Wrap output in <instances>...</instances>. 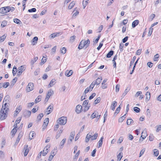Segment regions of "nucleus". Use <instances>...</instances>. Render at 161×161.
<instances>
[{
	"label": "nucleus",
	"instance_id": "47",
	"mask_svg": "<svg viewBox=\"0 0 161 161\" xmlns=\"http://www.w3.org/2000/svg\"><path fill=\"white\" fill-rule=\"evenodd\" d=\"M80 150L78 151L77 152L76 154L75 155V156H74L73 159H77L78 156H79L80 153Z\"/></svg>",
	"mask_w": 161,
	"mask_h": 161
},
{
	"label": "nucleus",
	"instance_id": "60",
	"mask_svg": "<svg viewBox=\"0 0 161 161\" xmlns=\"http://www.w3.org/2000/svg\"><path fill=\"white\" fill-rule=\"evenodd\" d=\"M120 109V106H119V107H117V108H116L115 112L114 113V114H115L116 113L117 114H118L119 112Z\"/></svg>",
	"mask_w": 161,
	"mask_h": 161
},
{
	"label": "nucleus",
	"instance_id": "37",
	"mask_svg": "<svg viewBox=\"0 0 161 161\" xmlns=\"http://www.w3.org/2000/svg\"><path fill=\"white\" fill-rule=\"evenodd\" d=\"M41 96H39L35 99V102L36 103H38L41 101Z\"/></svg>",
	"mask_w": 161,
	"mask_h": 161
},
{
	"label": "nucleus",
	"instance_id": "51",
	"mask_svg": "<svg viewBox=\"0 0 161 161\" xmlns=\"http://www.w3.org/2000/svg\"><path fill=\"white\" fill-rule=\"evenodd\" d=\"M154 153L156 157L159 154L158 151L157 149H155L154 150Z\"/></svg>",
	"mask_w": 161,
	"mask_h": 161
},
{
	"label": "nucleus",
	"instance_id": "2",
	"mask_svg": "<svg viewBox=\"0 0 161 161\" xmlns=\"http://www.w3.org/2000/svg\"><path fill=\"white\" fill-rule=\"evenodd\" d=\"M67 118L64 116H62L59 118L57 120V122L60 125H64L67 122Z\"/></svg>",
	"mask_w": 161,
	"mask_h": 161
},
{
	"label": "nucleus",
	"instance_id": "22",
	"mask_svg": "<svg viewBox=\"0 0 161 161\" xmlns=\"http://www.w3.org/2000/svg\"><path fill=\"white\" fill-rule=\"evenodd\" d=\"M75 135V132H72L71 133L70 136L69 138V140H70V142H72V140L74 139V136Z\"/></svg>",
	"mask_w": 161,
	"mask_h": 161
},
{
	"label": "nucleus",
	"instance_id": "34",
	"mask_svg": "<svg viewBox=\"0 0 161 161\" xmlns=\"http://www.w3.org/2000/svg\"><path fill=\"white\" fill-rule=\"evenodd\" d=\"M35 133H34L33 132H31L29 136V139L31 140L33 138L34 136H35Z\"/></svg>",
	"mask_w": 161,
	"mask_h": 161
},
{
	"label": "nucleus",
	"instance_id": "4",
	"mask_svg": "<svg viewBox=\"0 0 161 161\" xmlns=\"http://www.w3.org/2000/svg\"><path fill=\"white\" fill-rule=\"evenodd\" d=\"M34 84L33 83L30 82L28 84L26 87V90L27 92H29L32 90L34 89Z\"/></svg>",
	"mask_w": 161,
	"mask_h": 161
},
{
	"label": "nucleus",
	"instance_id": "35",
	"mask_svg": "<svg viewBox=\"0 0 161 161\" xmlns=\"http://www.w3.org/2000/svg\"><path fill=\"white\" fill-rule=\"evenodd\" d=\"M43 113H41L39 114L37 117V120L39 121H40L42 118L43 117Z\"/></svg>",
	"mask_w": 161,
	"mask_h": 161
},
{
	"label": "nucleus",
	"instance_id": "24",
	"mask_svg": "<svg viewBox=\"0 0 161 161\" xmlns=\"http://www.w3.org/2000/svg\"><path fill=\"white\" fill-rule=\"evenodd\" d=\"M114 52L113 50L110 51L106 55V57L108 58H110L113 54Z\"/></svg>",
	"mask_w": 161,
	"mask_h": 161
},
{
	"label": "nucleus",
	"instance_id": "55",
	"mask_svg": "<svg viewBox=\"0 0 161 161\" xmlns=\"http://www.w3.org/2000/svg\"><path fill=\"white\" fill-rule=\"evenodd\" d=\"M153 29L151 28H150L148 33V36H150L152 34Z\"/></svg>",
	"mask_w": 161,
	"mask_h": 161
},
{
	"label": "nucleus",
	"instance_id": "62",
	"mask_svg": "<svg viewBox=\"0 0 161 161\" xmlns=\"http://www.w3.org/2000/svg\"><path fill=\"white\" fill-rule=\"evenodd\" d=\"M96 94L95 93H93L91 95L89 98V100L92 99L96 95Z\"/></svg>",
	"mask_w": 161,
	"mask_h": 161
},
{
	"label": "nucleus",
	"instance_id": "21",
	"mask_svg": "<svg viewBox=\"0 0 161 161\" xmlns=\"http://www.w3.org/2000/svg\"><path fill=\"white\" fill-rule=\"evenodd\" d=\"M146 99L148 101L149 100L150 98V93L149 92H147L145 94Z\"/></svg>",
	"mask_w": 161,
	"mask_h": 161
},
{
	"label": "nucleus",
	"instance_id": "40",
	"mask_svg": "<svg viewBox=\"0 0 161 161\" xmlns=\"http://www.w3.org/2000/svg\"><path fill=\"white\" fill-rule=\"evenodd\" d=\"M66 50L65 47H63L61 49H60L61 53L64 54L66 53Z\"/></svg>",
	"mask_w": 161,
	"mask_h": 161
},
{
	"label": "nucleus",
	"instance_id": "8",
	"mask_svg": "<svg viewBox=\"0 0 161 161\" xmlns=\"http://www.w3.org/2000/svg\"><path fill=\"white\" fill-rule=\"evenodd\" d=\"M82 109V107L81 105H77L75 108V112L77 114H79L81 112V111Z\"/></svg>",
	"mask_w": 161,
	"mask_h": 161
},
{
	"label": "nucleus",
	"instance_id": "26",
	"mask_svg": "<svg viewBox=\"0 0 161 161\" xmlns=\"http://www.w3.org/2000/svg\"><path fill=\"white\" fill-rule=\"evenodd\" d=\"M98 136V134L97 133H95L93 136H92L91 140H93L96 139L97 138Z\"/></svg>",
	"mask_w": 161,
	"mask_h": 161
},
{
	"label": "nucleus",
	"instance_id": "15",
	"mask_svg": "<svg viewBox=\"0 0 161 161\" xmlns=\"http://www.w3.org/2000/svg\"><path fill=\"white\" fill-rule=\"evenodd\" d=\"M89 3V0H83L82 2L83 8L84 9L87 4Z\"/></svg>",
	"mask_w": 161,
	"mask_h": 161
},
{
	"label": "nucleus",
	"instance_id": "46",
	"mask_svg": "<svg viewBox=\"0 0 161 161\" xmlns=\"http://www.w3.org/2000/svg\"><path fill=\"white\" fill-rule=\"evenodd\" d=\"M101 100V98L100 97L97 98L96 100L94 101V103L95 104H96L97 103H99Z\"/></svg>",
	"mask_w": 161,
	"mask_h": 161
},
{
	"label": "nucleus",
	"instance_id": "42",
	"mask_svg": "<svg viewBox=\"0 0 161 161\" xmlns=\"http://www.w3.org/2000/svg\"><path fill=\"white\" fill-rule=\"evenodd\" d=\"M17 130L15 128H14L13 129L11 132L12 136H14L15 135Z\"/></svg>",
	"mask_w": 161,
	"mask_h": 161
},
{
	"label": "nucleus",
	"instance_id": "38",
	"mask_svg": "<svg viewBox=\"0 0 161 161\" xmlns=\"http://www.w3.org/2000/svg\"><path fill=\"white\" fill-rule=\"evenodd\" d=\"M6 37V35L5 34H4L3 36H0V42H3Z\"/></svg>",
	"mask_w": 161,
	"mask_h": 161
},
{
	"label": "nucleus",
	"instance_id": "16",
	"mask_svg": "<svg viewBox=\"0 0 161 161\" xmlns=\"http://www.w3.org/2000/svg\"><path fill=\"white\" fill-rule=\"evenodd\" d=\"M73 73V72L72 70H70L69 71L67 70L66 71L65 74L66 76L69 77L71 76Z\"/></svg>",
	"mask_w": 161,
	"mask_h": 161
},
{
	"label": "nucleus",
	"instance_id": "59",
	"mask_svg": "<svg viewBox=\"0 0 161 161\" xmlns=\"http://www.w3.org/2000/svg\"><path fill=\"white\" fill-rule=\"evenodd\" d=\"M36 11V9L35 8H33L28 10V11L29 12H35Z\"/></svg>",
	"mask_w": 161,
	"mask_h": 161
},
{
	"label": "nucleus",
	"instance_id": "27",
	"mask_svg": "<svg viewBox=\"0 0 161 161\" xmlns=\"http://www.w3.org/2000/svg\"><path fill=\"white\" fill-rule=\"evenodd\" d=\"M59 34V33H53L50 35L49 36V37L50 38H53L58 36Z\"/></svg>",
	"mask_w": 161,
	"mask_h": 161
},
{
	"label": "nucleus",
	"instance_id": "23",
	"mask_svg": "<svg viewBox=\"0 0 161 161\" xmlns=\"http://www.w3.org/2000/svg\"><path fill=\"white\" fill-rule=\"evenodd\" d=\"M20 108H21L20 106H19V107L17 108V109L15 111V112L14 114V116H17V114H19V111L20 110Z\"/></svg>",
	"mask_w": 161,
	"mask_h": 161
},
{
	"label": "nucleus",
	"instance_id": "20",
	"mask_svg": "<svg viewBox=\"0 0 161 161\" xmlns=\"http://www.w3.org/2000/svg\"><path fill=\"white\" fill-rule=\"evenodd\" d=\"M104 138L103 136H102L100 140L98 142V148H99L101 147L102 145L103 144V139Z\"/></svg>",
	"mask_w": 161,
	"mask_h": 161
},
{
	"label": "nucleus",
	"instance_id": "39",
	"mask_svg": "<svg viewBox=\"0 0 161 161\" xmlns=\"http://www.w3.org/2000/svg\"><path fill=\"white\" fill-rule=\"evenodd\" d=\"M125 115V114H124L123 116L120 117L119 119V122H122L125 119V117L124 116Z\"/></svg>",
	"mask_w": 161,
	"mask_h": 161
},
{
	"label": "nucleus",
	"instance_id": "43",
	"mask_svg": "<svg viewBox=\"0 0 161 161\" xmlns=\"http://www.w3.org/2000/svg\"><path fill=\"white\" fill-rule=\"evenodd\" d=\"M53 91H48L47 95L48 96H49L50 97L53 95Z\"/></svg>",
	"mask_w": 161,
	"mask_h": 161
},
{
	"label": "nucleus",
	"instance_id": "9",
	"mask_svg": "<svg viewBox=\"0 0 161 161\" xmlns=\"http://www.w3.org/2000/svg\"><path fill=\"white\" fill-rule=\"evenodd\" d=\"M82 41H83L84 46L86 48L87 47L89 46L90 42L89 39H88L87 40H82Z\"/></svg>",
	"mask_w": 161,
	"mask_h": 161
},
{
	"label": "nucleus",
	"instance_id": "12",
	"mask_svg": "<svg viewBox=\"0 0 161 161\" xmlns=\"http://www.w3.org/2000/svg\"><path fill=\"white\" fill-rule=\"evenodd\" d=\"M102 80V78L98 77L95 81H93L92 82L93 83H94V84L95 85H97L99 84L101 82Z\"/></svg>",
	"mask_w": 161,
	"mask_h": 161
},
{
	"label": "nucleus",
	"instance_id": "25",
	"mask_svg": "<svg viewBox=\"0 0 161 161\" xmlns=\"http://www.w3.org/2000/svg\"><path fill=\"white\" fill-rule=\"evenodd\" d=\"M13 21H14V22L15 23L17 24H22V22L19 19H17V18L14 19H13Z\"/></svg>",
	"mask_w": 161,
	"mask_h": 161
},
{
	"label": "nucleus",
	"instance_id": "48",
	"mask_svg": "<svg viewBox=\"0 0 161 161\" xmlns=\"http://www.w3.org/2000/svg\"><path fill=\"white\" fill-rule=\"evenodd\" d=\"M132 122H133V120L132 119H128L126 122L127 124L128 125H130Z\"/></svg>",
	"mask_w": 161,
	"mask_h": 161
},
{
	"label": "nucleus",
	"instance_id": "14",
	"mask_svg": "<svg viewBox=\"0 0 161 161\" xmlns=\"http://www.w3.org/2000/svg\"><path fill=\"white\" fill-rule=\"evenodd\" d=\"M55 81L56 80L55 79H52L48 85V87H50L54 85L56 83Z\"/></svg>",
	"mask_w": 161,
	"mask_h": 161
},
{
	"label": "nucleus",
	"instance_id": "33",
	"mask_svg": "<svg viewBox=\"0 0 161 161\" xmlns=\"http://www.w3.org/2000/svg\"><path fill=\"white\" fill-rule=\"evenodd\" d=\"M130 89H128V88L126 89L125 91L123 93L122 95L121 96V97L123 98L127 94V93H128V92L129 91Z\"/></svg>",
	"mask_w": 161,
	"mask_h": 161
},
{
	"label": "nucleus",
	"instance_id": "1",
	"mask_svg": "<svg viewBox=\"0 0 161 161\" xmlns=\"http://www.w3.org/2000/svg\"><path fill=\"white\" fill-rule=\"evenodd\" d=\"M8 111L1 109L0 112V119L3 120L6 119L7 116Z\"/></svg>",
	"mask_w": 161,
	"mask_h": 161
},
{
	"label": "nucleus",
	"instance_id": "17",
	"mask_svg": "<svg viewBox=\"0 0 161 161\" xmlns=\"http://www.w3.org/2000/svg\"><path fill=\"white\" fill-rule=\"evenodd\" d=\"M139 23V21L138 20H136L134 21L132 23V26L133 28L135 27Z\"/></svg>",
	"mask_w": 161,
	"mask_h": 161
},
{
	"label": "nucleus",
	"instance_id": "13",
	"mask_svg": "<svg viewBox=\"0 0 161 161\" xmlns=\"http://www.w3.org/2000/svg\"><path fill=\"white\" fill-rule=\"evenodd\" d=\"M1 109L5 110L6 111H8L9 109L8 108L7 103H5L4 105H3Z\"/></svg>",
	"mask_w": 161,
	"mask_h": 161
},
{
	"label": "nucleus",
	"instance_id": "19",
	"mask_svg": "<svg viewBox=\"0 0 161 161\" xmlns=\"http://www.w3.org/2000/svg\"><path fill=\"white\" fill-rule=\"evenodd\" d=\"M147 136V135L145 133V132H144V131H143L142 133V135L141 137V138L140 139V140H141V138H142V141Z\"/></svg>",
	"mask_w": 161,
	"mask_h": 161
},
{
	"label": "nucleus",
	"instance_id": "49",
	"mask_svg": "<svg viewBox=\"0 0 161 161\" xmlns=\"http://www.w3.org/2000/svg\"><path fill=\"white\" fill-rule=\"evenodd\" d=\"M38 58L37 57H36L34 58L31 61V64H33L38 59Z\"/></svg>",
	"mask_w": 161,
	"mask_h": 161
},
{
	"label": "nucleus",
	"instance_id": "30",
	"mask_svg": "<svg viewBox=\"0 0 161 161\" xmlns=\"http://www.w3.org/2000/svg\"><path fill=\"white\" fill-rule=\"evenodd\" d=\"M47 150V147H46L44 148V150H43V153H42L43 156H45L47 154V153L48 152Z\"/></svg>",
	"mask_w": 161,
	"mask_h": 161
},
{
	"label": "nucleus",
	"instance_id": "11",
	"mask_svg": "<svg viewBox=\"0 0 161 161\" xmlns=\"http://www.w3.org/2000/svg\"><path fill=\"white\" fill-rule=\"evenodd\" d=\"M117 102L116 101H114L112 103L110 108L112 110H114L115 107L117 106Z\"/></svg>",
	"mask_w": 161,
	"mask_h": 161
},
{
	"label": "nucleus",
	"instance_id": "7",
	"mask_svg": "<svg viewBox=\"0 0 161 161\" xmlns=\"http://www.w3.org/2000/svg\"><path fill=\"white\" fill-rule=\"evenodd\" d=\"M31 114V111L29 110H25L23 114L25 118H28L30 116Z\"/></svg>",
	"mask_w": 161,
	"mask_h": 161
},
{
	"label": "nucleus",
	"instance_id": "58",
	"mask_svg": "<svg viewBox=\"0 0 161 161\" xmlns=\"http://www.w3.org/2000/svg\"><path fill=\"white\" fill-rule=\"evenodd\" d=\"M79 14V12L77 10H76V11L75 13H74L73 15H72V17L73 18L74 17H75L78 15Z\"/></svg>",
	"mask_w": 161,
	"mask_h": 161
},
{
	"label": "nucleus",
	"instance_id": "54",
	"mask_svg": "<svg viewBox=\"0 0 161 161\" xmlns=\"http://www.w3.org/2000/svg\"><path fill=\"white\" fill-rule=\"evenodd\" d=\"M44 59L43 58L42 59L41 62L40 63V64L41 65H42L44 63H45L46 61V58H44Z\"/></svg>",
	"mask_w": 161,
	"mask_h": 161
},
{
	"label": "nucleus",
	"instance_id": "3",
	"mask_svg": "<svg viewBox=\"0 0 161 161\" xmlns=\"http://www.w3.org/2000/svg\"><path fill=\"white\" fill-rule=\"evenodd\" d=\"M25 68L24 65H22L18 68V70L17 72V75L19 76L21 75L22 73L25 70Z\"/></svg>",
	"mask_w": 161,
	"mask_h": 161
},
{
	"label": "nucleus",
	"instance_id": "50",
	"mask_svg": "<svg viewBox=\"0 0 161 161\" xmlns=\"http://www.w3.org/2000/svg\"><path fill=\"white\" fill-rule=\"evenodd\" d=\"M9 85V83L8 82H5L3 84V87L4 88H6Z\"/></svg>",
	"mask_w": 161,
	"mask_h": 161
},
{
	"label": "nucleus",
	"instance_id": "36",
	"mask_svg": "<svg viewBox=\"0 0 161 161\" xmlns=\"http://www.w3.org/2000/svg\"><path fill=\"white\" fill-rule=\"evenodd\" d=\"M75 3L74 2H71L69 4L68 6V9H71L75 5Z\"/></svg>",
	"mask_w": 161,
	"mask_h": 161
},
{
	"label": "nucleus",
	"instance_id": "56",
	"mask_svg": "<svg viewBox=\"0 0 161 161\" xmlns=\"http://www.w3.org/2000/svg\"><path fill=\"white\" fill-rule=\"evenodd\" d=\"M89 101L88 100H85L83 103V105H84V106H86V105H89V104H88Z\"/></svg>",
	"mask_w": 161,
	"mask_h": 161
},
{
	"label": "nucleus",
	"instance_id": "41",
	"mask_svg": "<svg viewBox=\"0 0 161 161\" xmlns=\"http://www.w3.org/2000/svg\"><path fill=\"white\" fill-rule=\"evenodd\" d=\"M7 21L6 20H4L3 21L1 24V26L3 27H4L6 26L7 25Z\"/></svg>",
	"mask_w": 161,
	"mask_h": 161
},
{
	"label": "nucleus",
	"instance_id": "57",
	"mask_svg": "<svg viewBox=\"0 0 161 161\" xmlns=\"http://www.w3.org/2000/svg\"><path fill=\"white\" fill-rule=\"evenodd\" d=\"M49 119L48 118H46L44 119V122L43 124H46V125H47L48 123H49Z\"/></svg>",
	"mask_w": 161,
	"mask_h": 161
},
{
	"label": "nucleus",
	"instance_id": "32",
	"mask_svg": "<svg viewBox=\"0 0 161 161\" xmlns=\"http://www.w3.org/2000/svg\"><path fill=\"white\" fill-rule=\"evenodd\" d=\"M66 141V139L64 138L62 140V141L60 143V145L61 147L62 148L64 146V144L65 143Z\"/></svg>",
	"mask_w": 161,
	"mask_h": 161
},
{
	"label": "nucleus",
	"instance_id": "53",
	"mask_svg": "<svg viewBox=\"0 0 161 161\" xmlns=\"http://www.w3.org/2000/svg\"><path fill=\"white\" fill-rule=\"evenodd\" d=\"M134 110L135 112L138 113L140 111V109L137 107H135L134 108Z\"/></svg>",
	"mask_w": 161,
	"mask_h": 161
},
{
	"label": "nucleus",
	"instance_id": "64",
	"mask_svg": "<svg viewBox=\"0 0 161 161\" xmlns=\"http://www.w3.org/2000/svg\"><path fill=\"white\" fill-rule=\"evenodd\" d=\"M160 130H161V125L158 126L156 131L157 132H158Z\"/></svg>",
	"mask_w": 161,
	"mask_h": 161
},
{
	"label": "nucleus",
	"instance_id": "28",
	"mask_svg": "<svg viewBox=\"0 0 161 161\" xmlns=\"http://www.w3.org/2000/svg\"><path fill=\"white\" fill-rule=\"evenodd\" d=\"M76 38V36L75 35H73L71 36L70 38L69 42L71 43H73L75 40Z\"/></svg>",
	"mask_w": 161,
	"mask_h": 161
},
{
	"label": "nucleus",
	"instance_id": "45",
	"mask_svg": "<svg viewBox=\"0 0 161 161\" xmlns=\"http://www.w3.org/2000/svg\"><path fill=\"white\" fill-rule=\"evenodd\" d=\"M124 46V44L122 43L120 44L119 45V50L121 52H122L123 50V47Z\"/></svg>",
	"mask_w": 161,
	"mask_h": 161
},
{
	"label": "nucleus",
	"instance_id": "18",
	"mask_svg": "<svg viewBox=\"0 0 161 161\" xmlns=\"http://www.w3.org/2000/svg\"><path fill=\"white\" fill-rule=\"evenodd\" d=\"M83 41H82V40L80 42L79 45L78 46V48L80 50L82 49L85 46L84 43L83 42Z\"/></svg>",
	"mask_w": 161,
	"mask_h": 161
},
{
	"label": "nucleus",
	"instance_id": "6",
	"mask_svg": "<svg viewBox=\"0 0 161 161\" xmlns=\"http://www.w3.org/2000/svg\"><path fill=\"white\" fill-rule=\"evenodd\" d=\"M9 6L1 8H0V13L5 14L9 12Z\"/></svg>",
	"mask_w": 161,
	"mask_h": 161
},
{
	"label": "nucleus",
	"instance_id": "10",
	"mask_svg": "<svg viewBox=\"0 0 161 161\" xmlns=\"http://www.w3.org/2000/svg\"><path fill=\"white\" fill-rule=\"evenodd\" d=\"M28 145H25V146L24 148L25 151L24 152V156H26L27 155L29 150L28 148Z\"/></svg>",
	"mask_w": 161,
	"mask_h": 161
},
{
	"label": "nucleus",
	"instance_id": "44",
	"mask_svg": "<svg viewBox=\"0 0 161 161\" xmlns=\"http://www.w3.org/2000/svg\"><path fill=\"white\" fill-rule=\"evenodd\" d=\"M95 86V85L94 84V83H91V84L90 85V86L88 87L89 89V90H90V91H92L93 88L94 86Z\"/></svg>",
	"mask_w": 161,
	"mask_h": 161
},
{
	"label": "nucleus",
	"instance_id": "29",
	"mask_svg": "<svg viewBox=\"0 0 161 161\" xmlns=\"http://www.w3.org/2000/svg\"><path fill=\"white\" fill-rule=\"evenodd\" d=\"M23 135V133L22 132H20L19 133L18 135V136L17 138V139L16 140H17V142L18 141H19V140H20V139H21V138L22 137Z\"/></svg>",
	"mask_w": 161,
	"mask_h": 161
},
{
	"label": "nucleus",
	"instance_id": "61",
	"mask_svg": "<svg viewBox=\"0 0 161 161\" xmlns=\"http://www.w3.org/2000/svg\"><path fill=\"white\" fill-rule=\"evenodd\" d=\"M17 78L16 77H15L12 80V84L13 85H14L15 83L16 82L17 80Z\"/></svg>",
	"mask_w": 161,
	"mask_h": 161
},
{
	"label": "nucleus",
	"instance_id": "31",
	"mask_svg": "<svg viewBox=\"0 0 161 161\" xmlns=\"http://www.w3.org/2000/svg\"><path fill=\"white\" fill-rule=\"evenodd\" d=\"M17 67L16 66H14V67H13V71H12L13 75L14 76L15 75L16 73V72H17Z\"/></svg>",
	"mask_w": 161,
	"mask_h": 161
},
{
	"label": "nucleus",
	"instance_id": "63",
	"mask_svg": "<svg viewBox=\"0 0 161 161\" xmlns=\"http://www.w3.org/2000/svg\"><path fill=\"white\" fill-rule=\"evenodd\" d=\"M142 94V92L141 91L137 92L135 95V97H137L140 94Z\"/></svg>",
	"mask_w": 161,
	"mask_h": 161
},
{
	"label": "nucleus",
	"instance_id": "52",
	"mask_svg": "<svg viewBox=\"0 0 161 161\" xmlns=\"http://www.w3.org/2000/svg\"><path fill=\"white\" fill-rule=\"evenodd\" d=\"M159 55L158 54L155 55L154 57V60L155 61H157L158 60V58L159 57Z\"/></svg>",
	"mask_w": 161,
	"mask_h": 161
},
{
	"label": "nucleus",
	"instance_id": "5",
	"mask_svg": "<svg viewBox=\"0 0 161 161\" xmlns=\"http://www.w3.org/2000/svg\"><path fill=\"white\" fill-rule=\"evenodd\" d=\"M53 104H51L46 109L45 113H47L46 114L48 115L50 114L53 111Z\"/></svg>",
	"mask_w": 161,
	"mask_h": 161
}]
</instances>
